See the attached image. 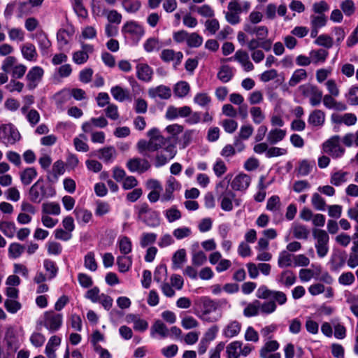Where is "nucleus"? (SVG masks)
I'll list each match as a JSON object with an SVG mask.
<instances>
[{
  "label": "nucleus",
  "instance_id": "obj_20",
  "mask_svg": "<svg viewBox=\"0 0 358 358\" xmlns=\"http://www.w3.org/2000/svg\"><path fill=\"white\" fill-rule=\"evenodd\" d=\"M250 177L245 173L237 175L231 182V187L236 191H245L250 185Z\"/></svg>",
  "mask_w": 358,
  "mask_h": 358
},
{
  "label": "nucleus",
  "instance_id": "obj_58",
  "mask_svg": "<svg viewBox=\"0 0 358 358\" xmlns=\"http://www.w3.org/2000/svg\"><path fill=\"white\" fill-rule=\"evenodd\" d=\"M64 172V163L62 161L58 160L55 162L52 166L51 177L48 176L50 181H57L59 176L62 175Z\"/></svg>",
  "mask_w": 358,
  "mask_h": 358
},
{
  "label": "nucleus",
  "instance_id": "obj_51",
  "mask_svg": "<svg viewBox=\"0 0 358 358\" xmlns=\"http://www.w3.org/2000/svg\"><path fill=\"white\" fill-rule=\"evenodd\" d=\"M161 47V42L155 37L148 38L143 43V48L147 52L158 51Z\"/></svg>",
  "mask_w": 358,
  "mask_h": 358
},
{
  "label": "nucleus",
  "instance_id": "obj_35",
  "mask_svg": "<svg viewBox=\"0 0 358 358\" xmlns=\"http://www.w3.org/2000/svg\"><path fill=\"white\" fill-rule=\"evenodd\" d=\"M97 152L99 153V158L105 162H112L116 156V150L113 146L99 149Z\"/></svg>",
  "mask_w": 358,
  "mask_h": 358
},
{
  "label": "nucleus",
  "instance_id": "obj_17",
  "mask_svg": "<svg viewBox=\"0 0 358 358\" xmlns=\"http://www.w3.org/2000/svg\"><path fill=\"white\" fill-rule=\"evenodd\" d=\"M81 50L75 52L73 54V61L76 64H83L85 63L88 58L89 54H91L94 51V46L90 44L85 43L81 42Z\"/></svg>",
  "mask_w": 358,
  "mask_h": 358
},
{
  "label": "nucleus",
  "instance_id": "obj_32",
  "mask_svg": "<svg viewBox=\"0 0 358 358\" xmlns=\"http://www.w3.org/2000/svg\"><path fill=\"white\" fill-rule=\"evenodd\" d=\"M117 245L120 253L123 255H127L132 251L131 241L126 236H122L118 238Z\"/></svg>",
  "mask_w": 358,
  "mask_h": 358
},
{
  "label": "nucleus",
  "instance_id": "obj_60",
  "mask_svg": "<svg viewBox=\"0 0 358 358\" xmlns=\"http://www.w3.org/2000/svg\"><path fill=\"white\" fill-rule=\"evenodd\" d=\"M164 215L167 219L168 222L171 223L181 218L182 215L180 211L176 206H173L169 209L164 211Z\"/></svg>",
  "mask_w": 358,
  "mask_h": 358
},
{
  "label": "nucleus",
  "instance_id": "obj_26",
  "mask_svg": "<svg viewBox=\"0 0 358 358\" xmlns=\"http://www.w3.org/2000/svg\"><path fill=\"white\" fill-rule=\"evenodd\" d=\"M234 59L241 64L244 71L248 72L254 69V65L250 61L247 52L242 50H237L234 56Z\"/></svg>",
  "mask_w": 358,
  "mask_h": 358
},
{
  "label": "nucleus",
  "instance_id": "obj_57",
  "mask_svg": "<svg viewBox=\"0 0 358 358\" xmlns=\"http://www.w3.org/2000/svg\"><path fill=\"white\" fill-rule=\"evenodd\" d=\"M86 141L87 137L84 134H80L78 136L74 138L73 145L75 149L78 152H87L89 150V146Z\"/></svg>",
  "mask_w": 358,
  "mask_h": 358
},
{
  "label": "nucleus",
  "instance_id": "obj_46",
  "mask_svg": "<svg viewBox=\"0 0 358 358\" xmlns=\"http://www.w3.org/2000/svg\"><path fill=\"white\" fill-rule=\"evenodd\" d=\"M233 76V69L228 65L222 66L217 73V78L224 83L229 82Z\"/></svg>",
  "mask_w": 358,
  "mask_h": 358
},
{
  "label": "nucleus",
  "instance_id": "obj_8",
  "mask_svg": "<svg viewBox=\"0 0 358 358\" xmlns=\"http://www.w3.org/2000/svg\"><path fill=\"white\" fill-rule=\"evenodd\" d=\"M215 189L220 194L221 208L224 211H231L233 209L232 201L235 198V194L228 189V185L224 181L217 184Z\"/></svg>",
  "mask_w": 358,
  "mask_h": 358
},
{
  "label": "nucleus",
  "instance_id": "obj_42",
  "mask_svg": "<svg viewBox=\"0 0 358 358\" xmlns=\"http://www.w3.org/2000/svg\"><path fill=\"white\" fill-rule=\"evenodd\" d=\"M41 213L49 215H59L61 213V208L58 203L45 202L42 204Z\"/></svg>",
  "mask_w": 358,
  "mask_h": 358
},
{
  "label": "nucleus",
  "instance_id": "obj_11",
  "mask_svg": "<svg viewBox=\"0 0 358 358\" xmlns=\"http://www.w3.org/2000/svg\"><path fill=\"white\" fill-rule=\"evenodd\" d=\"M313 236L315 239V244L317 255L323 258L329 252V237L327 232L323 229H315L313 230Z\"/></svg>",
  "mask_w": 358,
  "mask_h": 358
},
{
  "label": "nucleus",
  "instance_id": "obj_36",
  "mask_svg": "<svg viewBox=\"0 0 358 358\" xmlns=\"http://www.w3.org/2000/svg\"><path fill=\"white\" fill-rule=\"evenodd\" d=\"M186 262V251L185 249L177 250L172 257V268L174 270L182 268V264Z\"/></svg>",
  "mask_w": 358,
  "mask_h": 358
},
{
  "label": "nucleus",
  "instance_id": "obj_14",
  "mask_svg": "<svg viewBox=\"0 0 358 358\" xmlns=\"http://www.w3.org/2000/svg\"><path fill=\"white\" fill-rule=\"evenodd\" d=\"M181 184L173 176H169L165 185L164 192L161 196V201L163 203L169 202L174 199V191L179 190Z\"/></svg>",
  "mask_w": 358,
  "mask_h": 358
},
{
  "label": "nucleus",
  "instance_id": "obj_44",
  "mask_svg": "<svg viewBox=\"0 0 358 358\" xmlns=\"http://www.w3.org/2000/svg\"><path fill=\"white\" fill-rule=\"evenodd\" d=\"M132 258L127 255H120L117 257V264L119 271L125 273L128 271L132 266Z\"/></svg>",
  "mask_w": 358,
  "mask_h": 358
},
{
  "label": "nucleus",
  "instance_id": "obj_7",
  "mask_svg": "<svg viewBox=\"0 0 358 358\" xmlns=\"http://www.w3.org/2000/svg\"><path fill=\"white\" fill-rule=\"evenodd\" d=\"M21 135L18 129L11 123L1 124L0 129V141L6 147L19 142Z\"/></svg>",
  "mask_w": 358,
  "mask_h": 358
},
{
  "label": "nucleus",
  "instance_id": "obj_13",
  "mask_svg": "<svg viewBox=\"0 0 358 358\" xmlns=\"http://www.w3.org/2000/svg\"><path fill=\"white\" fill-rule=\"evenodd\" d=\"M323 150L334 158L340 157L345 152V149L340 145V138L338 136H334L324 143Z\"/></svg>",
  "mask_w": 358,
  "mask_h": 358
},
{
  "label": "nucleus",
  "instance_id": "obj_9",
  "mask_svg": "<svg viewBox=\"0 0 358 358\" xmlns=\"http://www.w3.org/2000/svg\"><path fill=\"white\" fill-rule=\"evenodd\" d=\"M63 324V315L52 310L44 313L40 324L43 325L50 333L58 331Z\"/></svg>",
  "mask_w": 358,
  "mask_h": 358
},
{
  "label": "nucleus",
  "instance_id": "obj_52",
  "mask_svg": "<svg viewBox=\"0 0 358 358\" xmlns=\"http://www.w3.org/2000/svg\"><path fill=\"white\" fill-rule=\"evenodd\" d=\"M8 38L11 41L22 42L24 40L25 33L18 27L8 29Z\"/></svg>",
  "mask_w": 358,
  "mask_h": 358
},
{
  "label": "nucleus",
  "instance_id": "obj_16",
  "mask_svg": "<svg viewBox=\"0 0 358 358\" xmlns=\"http://www.w3.org/2000/svg\"><path fill=\"white\" fill-rule=\"evenodd\" d=\"M127 167L131 172L144 173L151 167L150 162L145 159L134 157L127 163Z\"/></svg>",
  "mask_w": 358,
  "mask_h": 358
},
{
  "label": "nucleus",
  "instance_id": "obj_12",
  "mask_svg": "<svg viewBox=\"0 0 358 358\" xmlns=\"http://www.w3.org/2000/svg\"><path fill=\"white\" fill-rule=\"evenodd\" d=\"M122 32L125 36L130 37L138 42L145 34L143 27L138 22L129 20L126 22L122 27Z\"/></svg>",
  "mask_w": 358,
  "mask_h": 358
},
{
  "label": "nucleus",
  "instance_id": "obj_53",
  "mask_svg": "<svg viewBox=\"0 0 358 358\" xmlns=\"http://www.w3.org/2000/svg\"><path fill=\"white\" fill-rule=\"evenodd\" d=\"M271 301L268 302H273L275 306V310L277 309V305L283 306L287 301V297L285 293L279 290H273L271 296Z\"/></svg>",
  "mask_w": 358,
  "mask_h": 358
},
{
  "label": "nucleus",
  "instance_id": "obj_31",
  "mask_svg": "<svg viewBox=\"0 0 358 358\" xmlns=\"http://www.w3.org/2000/svg\"><path fill=\"white\" fill-rule=\"evenodd\" d=\"M291 230L294 237L297 239L306 240L308 238L310 233L305 225L296 222L292 223Z\"/></svg>",
  "mask_w": 358,
  "mask_h": 358
},
{
  "label": "nucleus",
  "instance_id": "obj_59",
  "mask_svg": "<svg viewBox=\"0 0 358 358\" xmlns=\"http://www.w3.org/2000/svg\"><path fill=\"white\" fill-rule=\"evenodd\" d=\"M71 5L76 15L82 18H86L88 15L87 10L83 5V0H71Z\"/></svg>",
  "mask_w": 358,
  "mask_h": 358
},
{
  "label": "nucleus",
  "instance_id": "obj_28",
  "mask_svg": "<svg viewBox=\"0 0 358 358\" xmlns=\"http://www.w3.org/2000/svg\"><path fill=\"white\" fill-rule=\"evenodd\" d=\"M110 93L113 99L119 102L131 99L129 90L124 89L119 85L111 87Z\"/></svg>",
  "mask_w": 358,
  "mask_h": 358
},
{
  "label": "nucleus",
  "instance_id": "obj_39",
  "mask_svg": "<svg viewBox=\"0 0 358 358\" xmlns=\"http://www.w3.org/2000/svg\"><path fill=\"white\" fill-rule=\"evenodd\" d=\"M294 262V255L287 250H282L279 253L278 265L280 268L292 266Z\"/></svg>",
  "mask_w": 358,
  "mask_h": 358
},
{
  "label": "nucleus",
  "instance_id": "obj_54",
  "mask_svg": "<svg viewBox=\"0 0 358 358\" xmlns=\"http://www.w3.org/2000/svg\"><path fill=\"white\" fill-rule=\"evenodd\" d=\"M189 85L185 81H180L176 83L173 88L174 94L176 96L182 98L189 92Z\"/></svg>",
  "mask_w": 358,
  "mask_h": 358
},
{
  "label": "nucleus",
  "instance_id": "obj_40",
  "mask_svg": "<svg viewBox=\"0 0 358 358\" xmlns=\"http://www.w3.org/2000/svg\"><path fill=\"white\" fill-rule=\"evenodd\" d=\"M286 136V131L281 129H271L267 135V141L270 144H275L282 140Z\"/></svg>",
  "mask_w": 358,
  "mask_h": 358
},
{
  "label": "nucleus",
  "instance_id": "obj_30",
  "mask_svg": "<svg viewBox=\"0 0 358 358\" xmlns=\"http://www.w3.org/2000/svg\"><path fill=\"white\" fill-rule=\"evenodd\" d=\"M309 55L310 56L313 64L315 65L322 64L326 62L329 56V52L322 48L312 50L309 52Z\"/></svg>",
  "mask_w": 358,
  "mask_h": 358
},
{
  "label": "nucleus",
  "instance_id": "obj_27",
  "mask_svg": "<svg viewBox=\"0 0 358 358\" xmlns=\"http://www.w3.org/2000/svg\"><path fill=\"white\" fill-rule=\"evenodd\" d=\"M35 38L37 41L41 54H48L52 46V43L49 40L47 34L44 31H41L35 34Z\"/></svg>",
  "mask_w": 358,
  "mask_h": 358
},
{
  "label": "nucleus",
  "instance_id": "obj_64",
  "mask_svg": "<svg viewBox=\"0 0 358 358\" xmlns=\"http://www.w3.org/2000/svg\"><path fill=\"white\" fill-rule=\"evenodd\" d=\"M343 143L347 147L355 145L358 147V130L355 133L346 134L342 140Z\"/></svg>",
  "mask_w": 358,
  "mask_h": 358
},
{
  "label": "nucleus",
  "instance_id": "obj_15",
  "mask_svg": "<svg viewBox=\"0 0 358 358\" xmlns=\"http://www.w3.org/2000/svg\"><path fill=\"white\" fill-rule=\"evenodd\" d=\"M44 75V70L38 66H35L29 69L27 76V87L29 90L35 89L41 81Z\"/></svg>",
  "mask_w": 358,
  "mask_h": 358
},
{
  "label": "nucleus",
  "instance_id": "obj_23",
  "mask_svg": "<svg viewBox=\"0 0 358 358\" xmlns=\"http://www.w3.org/2000/svg\"><path fill=\"white\" fill-rule=\"evenodd\" d=\"M275 280L278 284L289 288L296 282V276L293 271L285 270L276 277Z\"/></svg>",
  "mask_w": 358,
  "mask_h": 358
},
{
  "label": "nucleus",
  "instance_id": "obj_24",
  "mask_svg": "<svg viewBox=\"0 0 358 358\" xmlns=\"http://www.w3.org/2000/svg\"><path fill=\"white\" fill-rule=\"evenodd\" d=\"M20 52L24 59L29 62H36L38 58V53L35 45L27 42L20 46Z\"/></svg>",
  "mask_w": 358,
  "mask_h": 358
},
{
  "label": "nucleus",
  "instance_id": "obj_19",
  "mask_svg": "<svg viewBox=\"0 0 358 358\" xmlns=\"http://www.w3.org/2000/svg\"><path fill=\"white\" fill-rule=\"evenodd\" d=\"M242 328L241 323L236 320H229L222 329V335L225 338H231L237 336Z\"/></svg>",
  "mask_w": 358,
  "mask_h": 358
},
{
  "label": "nucleus",
  "instance_id": "obj_25",
  "mask_svg": "<svg viewBox=\"0 0 358 358\" xmlns=\"http://www.w3.org/2000/svg\"><path fill=\"white\" fill-rule=\"evenodd\" d=\"M5 339L8 350L11 352H16L20 348V342L16 334V331L13 328H9L6 332Z\"/></svg>",
  "mask_w": 358,
  "mask_h": 358
},
{
  "label": "nucleus",
  "instance_id": "obj_47",
  "mask_svg": "<svg viewBox=\"0 0 358 358\" xmlns=\"http://www.w3.org/2000/svg\"><path fill=\"white\" fill-rule=\"evenodd\" d=\"M315 162L314 160L310 161L308 159H303L299 162L297 169L298 174L301 176H308L314 167Z\"/></svg>",
  "mask_w": 358,
  "mask_h": 358
},
{
  "label": "nucleus",
  "instance_id": "obj_18",
  "mask_svg": "<svg viewBox=\"0 0 358 358\" xmlns=\"http://www.w3.org/2000/svg\"><path fill=\"white\" fill-rule=\"evenodd\" d=\"M160 58L164 62H173V66L176 68L180 64L183 55L181 52H176L172 49H164L160 54Z\"/></svg>",
  "mask_w": 358,
  "mask_h": 358
},
{
  "label": "nucleus",
  "instance_id": "obj_43",
  "mask_svg": "<svg viewBox=\"0 0 358 358\" xmlns=\"http://www.w3.org/2000/svg\"><path fill=\"white\" fill-rule=\"evenodd\" d=\"M122 6L128 13H137L141 8V2L139 0H122Z\"/></svg>",
  "mask_w": 358,
  "mask_h": 358
},
{
  "label": "nucleus",
  "instance_id": "obj_29",
  "mask_svg": "<svg viewBox=\"0 0 358 358\" xmlns=\"http://www.w3.org/2000/svg\"><path fill=\"white\" fill-rule=\"evenodd\" d=\"M325 121V113L324 111L315 109L312 111L308 117V122L314 127H321Z\"/></svg>",
  "mask_w": 358,
  "mask_h": 358
},
{
  "label": "nucleus",
  "instance_id": "obj_56",
  "mask_svg": "<svg viewBox=\"0 0 358 358\" xmlns=\"http://www.w3.org/2000/svg\"><path fill=\"white\" fill-rule=\"evenodd\" d=\"M314 43L315 44L324 47L327 49L332 48L334 43L333 38L324 34L318 36Z\"/></svg>",
  "mask_w": 358,
  "mask_h": 358
},
{
  "label": "nucleus",
  "instance_id": "obj_5",
  "mask_svg": "<svg viewBox=\"0 0 358 358\" xmlns=\"http://www.w3.org/2000/svg\"><path fill=\"white\" fill-rule=\"evenodd\" d=\"M138 220L150 227H156L160 224L159 212L149 207L148 203H143L136 207Z\"/></svg>",
  "mask_w": 358,
  "mask_h": 358
},
{
  "label": "nucleus",
  "instance_id": "obj_22",
  "mask_svg": "<svg viewBox=\"0 0 358 358\" xmlns=\"http://www.w3.org/2000/svg\"><path fill=\"white\" fill-rule=\"evenodd\" d=\"M148 96L152 99L157 97L161 99H168L171 96V89L165 85H159L155 87H151L148 91Z\"/></svg>",
  "mask_w": 358,
  "mask_h": 358
},
{
  "label": "nucleus",
  "instance_id": "obj_50",
  "mask_svg": "<svg viewBox=\"0 0 358 358\" xmlns=\"http://www.w3.org/2000/svg\"><path fill=\"white\" fill-rule=\"evenodd\" d=\"M155 333L159 334L162 338H166L169 334V330L161 320H157L151 327V334Z\"/></svg>",
  "mask_w": 358,
  "mask_h": 358
},
{
  "label": "nucleus",
  "instance_id": "obj_33",
  "mask_svg": "<svg viewBox=\"0 0 358 358\" xmlns=\"http://www.w3.org/2000/svg\"><path fill=\"white\" fill-rule=\"evenodd\" d=\"M38 173L35 168L29 167L20 173V178L22 183L28 185L36 178Z\"/></svg>",
  "mask_w": 358,
  "mask_h": 358
},
{
  "label": "nucleus",
  "instance_id": "obj_10",
  "mask_svg": "<svg viewBox=\"0 0 358 358\" xmlns=\"http://www.w3.org/2000/svg\"><path fill=\"white\" fill-rule=\"evenodd\" d=\"M298 90L304 97L309 98L310 104L312 106H317L321 103L322 92L317 86L306 83L300 85Z\"/></svg>",
  "mask_w": 358,
  "mask_h": 358
},
{
  "label": "nucleus",
  "instance_id": "obj_37",
  "mask_svg": "<svg viewBox=\"0 0 358 358\" xmlns=\"http://www.w3.org/2000/svg\"><path fill=\"white\" fill-rule=\"evenodd\" d=\"M308 74L305 69H299L294 71L290 79L289 80L288 84L290 87H294L297 84L307 79Z\"/></svg>",
  "mask_w": 358,
  "mask_h": 358
},
{
  "label": "nucleus",
  "instance_id": "obj_49",
  "mask_svg": "<svg viewBox=\"0 0 358 358\" xmlns=\"http://www.w3.org/2000/svg\"><path fill=\"white\" fill-rule=\"evenodd\" d=\"M348 172L338 171L331 175L330 182L334 186H340L348 180Z\"/></svg>",
  "mask_w": 358,
  "mask_h": 358
},
{
  "label": "nucleus",
  "instance_id": "obj_6",
  "mask_svg": "<svg viewBox=\"0 0 358 358\" xmlns=\"http://www.w3.org/2000/svg\"><path fill=\"white\" fill-rule=\"evenodd\" d=\"M275 311V306L273 302L261 303L258 300H255L248 303L243 310V315L247 317L257 316L259 313L269 315Z\"/></svg>",
  "mask_w": 358,
  "mask_h": 358
},
{
  "label": "nucleus",
  "instance_id": "obj_3",
  "mask_svg": "<svg viewBox=\"0 0 358 358\" xmlns=\"http://www.w3.org/2000/svg\"><path fill=\"white\" fill-rule=\"evenodd\" d=\"M148 141L141 139L136 144L138 152L144 157H148V152H155L161 149L166 143L165 138L157 128H152L147 133Z\"/></svg>",
  "mask_w": 358,
  "mask_h": 358
},
{
  "label": "nucleus",
  "instance_id": "obj_55",
  "mask_svg": "<svg viewBox=\"0 0 358 358\" xmlns=\"http://www.w3.org/2000/svg\"><path fill=\"white\" fill-rule=\"evenodd\" d=\"M84 266L90 271L94 272L96 271L98 265L93 252H87L84 257Z\"/></svg>",
  "mask_w": 358,
  "mask_h": 358
},
{
  "label": "nucleus",
  "instance_id": "obj_48",
  "mask_svg": "<svg viewBox=\"0 0 358 358\" xmlns=\"http://www.w3.org/2000/svg\"><path fill=\"white\" fill-rule=\"evenodd\" d=\"M73 213L78 223L87 224L91 220L92 217V213L90 210L84 208H76L74 210Z\"/></svg>",
  "mask_w": 358,
  "mask_h": 358
},
{
  "label": "nucleus",
  "instance_id": "obj_38",
  "mask_svg": "<svg viewBox=\"0 0 358 358\" xmlns=\"http://www.w3.org/2000/svg\"><path fill=\"white\" fill-rule=\"evenodd\" d=\"M17 227L14 222L9 221H0V231L9 238H12L16 234Z\"/></svg>",
  "mask_w": 358,
  "mask_h": 358
},
{
  "label": "nucleus",
  "instance_id": "obj_4",
  "mask_svg": "<svg viewBox=\"0 0 358 358\" xmlns=\"http://www.w3.org/2000/svg\"><path fill=\"white\" fill-rule=\"evenodd\" d=\"M28 195L30 201L40 203L44 199L54 197L56 195V189L52 184L41 177L31 185Z\"/></svg>",
  "mask_w": 358,
  "mask_h": 358
},
{
  "label": "nucleus",
  "instance_id": "obj_2",
  "mask_svg": "<svg viewBox=\"0 0 358 358\" xmlns=\"http://www.w3.org/2000/svg\"><path fill=\"white\" fill-rule=\"evenodd\" d=\"M243 30L250 35L256 34L257 38H252L247 43L248 50H255L259 48L266 51L271 48L272 41L267 39L268 29L264 25L253 26L249 24H244Z\"/></svg>",
  "mask_w": 358,
  "mask_h": 358
},
{
  "label": "nucleus",
  "instance_id": "obj_41",
  "mask_svg": "<svg viewBox=\"0 0 358 358\" xmlns=\"http://www.w3.org/2000/svg\"><path fill=\"white\" fill-rule=\"evenodd\" d=\"M24 246L19 243H11L8 248L9 258L15 259L19 258L24 252Z\"/></svg>",
  "mask_w": 358,
  "mask_h": 358
},
{
  "label": "nucleus",
  "instance_id": "obj_61",
  "mask_svg": "<svg viewBox=\"0 0 358 358\" xmlns=\"http://www.w3.org/2000/svg\"><path fill=\"white\" fill-rule=\"evenodd\" d=\"M96 37V30L92 26H87L82 29L81 34L79 37V41L83 42V40H92Z\"/></svg>",
  "mask_w": 358,
  "mask_h": 358
},
{
  "label": "nucleus",
  "instance_id": "obj_1",
  "mask_svg": "<svg viewBox=\"0 0 358 358\" xmlns=\"http://www.w3.org/2000/svg\"><path fill=\"white\" fill-rule=\"evenodd\" d=\"M226 303L225 300L215 301L207 296L201 297L196 303L199 309L196 314L203 322H216L222 317V312L219 307Z\"/></svg>",
  "mask_w": 358,
  "mask_h": 358
},
{
  "label": "nucleus",
  "instance_id": "obj_62",
  "mask_svg": "<svg viewBox=\"0 0 358 358\" xmlns=\"http://www.w3.org/2000/svg\"><path fill=\"white\" fill-rule=\"evenodd\" d=\"M43 266L48 273V279L54 278L58 272V267L57 266L55 262L50 259H45L43 261Z\"/></svg>",
  "mask_w": 358,
  "mask_h": 358
},
{
  "label": "nucleus",
  "instance_id": "obj_21",
  "mask_svg": "<svg viewBox=\"0 0 358 358\" xmlns=\"http://www.w3.org/2000/svg\"><path fill=\"white\" fill-rule=\"evenodd\" d=\"M137 78L143 82L148 83L152 79L153 70L147 64L140 63L136 66Z\"/></svg>",
  "mask_w": 358,
  "mask_h": 358
},
{
  "label": "nucleus",
  "instance_id": "obj_45",
  "mask_svg": "<svg viewBox=\"0 0 358 358\" xmlns=\"http://www.w3.org/2000/svg\"><path fill=\"white\" fill-rule=\"evenodd\" d=\"M243 343L239 341H235L230 343L226 349L227 358H239L241 356L240 350Z\"/></svg>",
  "mask_w": 358,
  "mask_h": 358
},
{
  "label": "nucleus",
  "instance_id": "obj_63",
  "mask_svg": "<svg viewBox=\"0 0 358 358\" xmlns=\"http://www.w3.org/2000/svg\"><path fill=\"white\" fill-rule=\"evenodd\" d=\"M203 37L196 32L189 33L187 45L189 48H199L202 45Z\"/></svg>",
  "mask_w": 358,
  "mask_h": 358
},
{
  "label": "nucleus",
  "instance_id": "obj_34",
  "mask_svg": "<svg viewBox=\"0 0 358 358\" xmlns=\"http://www.w3.org/2000/svg\"><path fill=\"white\" fill-rule=\"evenodd\" d=\"M279 347L280 344L277 341L268 340L260 349L259 357L261 358H266L268 354L276 351Z\"/></svg>",
  "mask_w": 358,
  "mask_h": 358
}]
</instances>
